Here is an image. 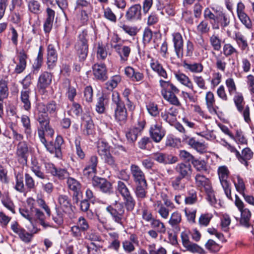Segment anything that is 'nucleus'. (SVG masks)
<instances>
[{"label": "nucleus", "mask_w": 254, "mask_h": 254, "mask_svg": "<svg viewBox=\"0 0 254 254\" xmlns=\"http://www.w3.org/2000/svg\"><path fill=\"white\" fill-rule=\"evenodd\" d=\"M195 179L196 186L201 190H211L212 189L210 181L204 176L197 174Z\"/></svg>", "instance_id": "nucleus-20"}, {"label": "nucleus", "mask_w": 254, "mask_h": 254, "mask_svg": "<svg viewBox=\"0 0 254 254\" xmlns=\"http://www.w3.org/2000/svg\"><path fill=\"white\" fill-rule=\"evenodd\" d=\"M106 210L111 214L115 222L122 224L125 210L124 206L122 204H116L115 208L111 206H108L106 208Z\"/></svg>", "instance_id": "nucleus-6"}, {"label": "nucleus", "mask_w": 254, "mask_h": 254, "mask_svg": "<svg viewBox=\"0 0 254 254\" xmlns=\"http://www.w3.org/2000/svg\"><path fill=\"white\" fill-rule=\"evenodd\" d=\"M176 169L183 178L190 176L191 173V166L190 164H179L176 166Z\"/></svg>", "instance_id": "nucleus-35"}, {"label": "nucleus", "mask_w": 254, "mask_h": 254, "mask_svg": "<svg viewBox=\"0 0 254 254\" xmlns=\"http://www.w3.org/2000/svg\"><path fill=\"white\" fill-rule=\"evenodd\" d=\"M205 248L212 252H217L220 250L219 245L213 240L210 239L205 245Z\"/></svg>", "instance_id": "nucleus-64"}, {"label": "nucleus", "mask_w": 254, "mask_h": 254, "mask_svg": "<svg viewBox=\"0 0 254 254\" xmlns=\"http://www.w3.org/2000/svg\"><path fill=\"white\" fill-rule=\"evenodd\" d=\"M217 18L213 24L212 28L213 29H219L221 27V29L226 31V28L230 23V16L222 10H217Z\"/></svg>", "instance_id": "nucleus-5"}, {"label": "nucleus", "mask_w": 254, "mask_h": 254, "mask_svg": "<svg viewBox=\"0 0 254 254\" xmlns=\"http://www.w3.org/2000/svg\"><path fill=\"white\" fill-rule=\"evenodd\" d=\"M97 148L98 152L101 157L110 153L109 145L103 140H100L98 142Z\"/></svg>", "instance_id": "nucleus-43"}, {"label": "nucleus", "mask_w": 254, "mask_h": 254, "mask_svg": "<svg viewBox=\"0 0 254 254\" xmlns=\"http://www.w3.org/2000/svg\"><path fill=\"white\" fill-rule=\"evenodd\" d=\"M27 4L28 10L33 13L38 14L41 12V4L37 0H25Z\"/></svg>", "instance_id": "nucleus-39"}, {"label": "nucleus", "mask_w": 254, "mask_h": 254, "mask_svg": "<svg viewBox=\"0 0 254 254\" xmlns=\"http://www.w3.org/2000/svg\"><path fill=\"white\" fill-rule=\"evenodd\" d=\"M105 161V162L112 167L114 170H118V165L115 160L111 153H108L106 155L102 157Z\"/></svg>", "instance_id": "nucleus-57"}, {"label": "nucleus", "mask_w": 254, "mask_h": 254, "mask_svg": "<svg viewBox=\"0 0 254 254\" xmlns=\"http://www.w3.org/2000/svg\"><path fill=\"white\" fill-rule=\"evenodd\" d=\"M181 220L182 216L181 214L178 212H175L171 214L169 221V224L173 228H175V229H178V230H179V229H178V225L181 223Z\"/></svg>", "instance_id": "nucleus-41"}, {"label": "nucleus", "mask_w": 254, "mask_h": 254, "mask_svg": "<svg viewBox=\"0 0 254 254\" xmlns=\"http://www.w3.org/2000/svg\"><path fill=\"white\" fill-rule=\"evenodd\" d=\"M233 38L236 41L237 44L241 48L242 50H245L248 47L247 41L245 36L240 32L235 33Z\"/></svg>", "instance_id": "nucleus-42"}, {"label": "nucleus", "mask_w": 254, "mask_h": 254, "mask_svg": "<svg viewBox=\"0 0 254 254\" xmlns=\"http://www.w3.org/2000/svg\"><path fill=\"white\" fill-rule=\"evenodd\" d=\"M212 53L216 60V66L217 68L222 71H224L227 65L226 57L223 56L221 53L217 55L214 52Z\"/></svg>", "instance_id": "nucleus-36"}, {"label": "nucleus", "mask_w": 254, "mask_h": 254, "mask_svg": "<svg viewBox=\"0 0 254 254\" xmlns=\"http://www.w3.org/2000/svg\"><path fill=\"white\" fill-rule=\"evenodd\" d=\"M59 203L63 211L69 214L70 219L74 218V215L72 209V205L68 197L66 195H61L58 198Z\"/></svg>", "instance_id": "nucleus-16"}, {"label": "nucleus", "mask_w": 254, "mask_h": 254, "mask_svg": "<svg viewBox=\"0 0 254 254\" xmlns=\"http://www.w3.org/2000/svg\"><path fill=\"white\" fill-rule=\"evenodd\" d=\"M181 239L183 245L187 251L192 253H198L200 254L203 253L204 251L200 247L190 241L189 236L186 233H182Z\"/></svg>", "instance_id": "nucleus-10"}, {"label": "nucleus", "mask_w": 254, "mask_h": 254, "mask_svg": "<svg viewBox=\"0 0 254 254\" xmlns=\"http://www.w3.org/2000/svg\"><path fill=\"white\" fill-rule=\"evenodd\" d=\"M226 87L228 92L230 95L237 93V87L234 79L232 78H229L225 81Z\"/></svg>", "instance_id": "nucleus-60"}, {"label": "nucleus", "mask_w": 254, "mask_h": 254, "mask_svg": "<svg viewBox=\"0 0 254 254\" xmlns=\"http://www.w3.org/2000/svg\"><path fill=\"white\" fill-rule=\"evenodd\" d=\"M240 212V224L246 228L250 227L251 226L250 220L252 215L251 212L248 208H245Z\"/></svg>", "instance_id": "nucleus-33"}, {"label": "nucleus", "mask_w": 254, "mask_h": 254, "mask_svg": "<svg viewBox=\"0 0 254 254\" xmlns=\"http://www.w3.org/2000/svg\"><path fill=\"white\" fill-rule=\"evenodd\" d=\"M121 78L119 76H114L111 80H109L106 83V88L109 90H113L116 88L118 83L120 82Z\"/></svg>", "instance_id": "nucleus-58"}, {"label": "nucleus", "mask_w": 254, "mask_h": 254, "mask_svg": "<svg viewBox=\"0 0 254 254\" xmlns=\"http://www.w3.org/2000/svg\"><path fill=\"white\" fill-rule=\"evenodd\" d=\"M177 110L173 107L170 108L169 111H165L161 113V118L169 124L172 125L176 120Z\"/></svg>", "instance_id": "nucleus-28"}, {"label": "nucleus", "mask_w": 254, "mask_h": 254, "mask_svg": "<svg viewBox=\"0 0 254 254\" xmlns=\"http://www.w3.org/2000/svg\"><path fill=\"white\" fill-rule=\"evenodd\" d=\"M81 140V137L80 136H76L75 138L74 144L77 155L79 158L83 159L85 157V154L80 146Z\"/></svg>", "instance_id": "nucleus-53"}, {"label": "nucleus", "mask_w": 254, "mask_h": 254, "mask_svg": "<svg viewBox=\"0 0 254 254\" xmlns=\"http://www.w3.org/2000/svg\"><path fill=\"white\" fill-rule=\"evenodd\" d=\"M183 141L199 153H203L206 151L207 145L204 142L196 140L195 138L184 134Z\"/></svg>", "instance_id": "nucleus-7"}, {"label": "nucleus", "mask_w": 254, "mask_h": 254, "mask_svg": "<svg viewBox=\"0 0 254 254\" xmlns=\"http://www.w3.org/2000/svg\"><path fill=\"white\" fill-rule=\"evenodd\" d=\"M140 134L139 130H138L137 128L132 127L126 132V137L128 142H133L136 140Z\"/></svg>", "instance_id": "nucleus-45"}, {"label": "nucleus", "mask_w": 254, "mask_h": 254, "mask_svg": "<svg viewBox=\"0 0 254 254\" xmlns=\"http://www.w3.org/2000/svg\"><path fill=\"white\" fill-rule=\"evenodd\" d=\"M75 9L91 11L92 7L90 2L86 0H76Z\"/></svg>", "instance_id": "nucleus-49"}, {"label": "nucleus", "mask_w": 254, "mask_h": 254, "mask_svg": "<svg viewBox=\"0 0 254 254\" xmlns=\"http://www.w3.org/2000/svg\"><path fill=\"white\" fill-rule=\"evenodd\" d=\"M92 184L95 189H101L102 190H109L111 189V184L106 179L98 177H94Z\"/></svg>", "instance_id": "nucleus-25"}, {"label": "nucleus", "mask_w": 254, "mask_h": 254, "mask_svg": "<svg viewBox=\"0 0 254 254\" xmlns=\"http://www.w3.org/2000/svg\"><path fill=\"white\" fill-rule=\"evenodd\" d=\"M16 155L23 159L25 161L27 160L28 154V147L27 143L25 141H20L17 145Z\"/></svg>", "instance_id": "nucleus-31"}, {"label": "nucleus", "mask_w": 254, "mask_h": 254, "mask_svg": "<svg viewBox=\"0 0 254 254\" xmlns=\"http://www.w3.org/2000/svg\"><path fill=\"white\" fill-rule=\"evenodd\" d=\"M87 33L83 31L78 36V39L75 45V48L77 51L80 61H84L88 54L87 44Z\"/></svg>", "instance_id": "nucleus-2"}, {"label": "nucleus", "mask_w": 254, "mask_h": 254, "mask_svg": "<svg viewBox=\"0 0 254 254\" xmlns=\"http://www.w3.org/2000/svg\"><path fill=\"white\" fill-rule=\"evenodd\" d=\"M178 93H168L167 94H165L164 95H163L162 96L163 97L165 100L167 101L171 104L177 107H179L181 105V104L179 101L178 97L175 95V94Z\"/></svg>", "instance_id": "nucleus-46"}, {"label": "nucleus", "mask_w": 254, "mask_h": 254, "mask_svg": "<svg viewBox=\"0 0 254 254\" xmlns=\"http://www.w3.org/2000/svg\"><path fill=\"white\" fill-rule=\"evenodd\" d=\"M152 157L157 162L165 164H173L177 161V157L160 152L153 153L152 154Z\"/></svg>", "instance_id": "nucleus-15"}, {"label": "nucleus", "mask_w": 254, "mask_h": 254, "mask_svg": "<svg viewBox=\"0 0 254 254\" xmlns=\"http://www.w3.org/2000/svg\"><path fill=\"white\" fill-rule=\"evenodd\" d=\"M104 16L111 22H116L117 17L109 7L104 8Z\"/></svg>", "instance_id": "nucleus-63"}, {"label": "nucleus", "mask_w": 254, "mask_h": 254, "mask_svg": "<svg viewBox=\"0 0 254 254\" xmlns=\"http://www.w3.org/2000/svg\"><path fill=\"white\" fill-rule=\"evenodd\" d=\"M121 195L124 198L125 205L128 211H131L133 209L135 205V201L130 195L129 191H120Z\"/></svg>", "instance_id": "nucleus-34"}, {"label": "nucleus", "mask_w": 254, "mask_h": 254, "mask_svg": "<svg viewBox=\"0 0 254 254\" xmlns=\"http://www.w3.org/2000/svg\"><path fill=\"white\" fill-rule=\"evenodd\" d=\"M27 59V55L23 50L17 53V61H15L14 59L13 60V63L16 64L14 70L15 73L20 74L25 70L26 66Z\"/></svg>", "instance_id": "nucleus-11"}, {"label": "nucleus", "mask_w": 254, "mask_h": 254, "mask_svg": "<svg viewBox=\"0 0 254 254\" xmlns=\"http://www.w3.org/2000/svg\"><path fill=\"white\" fill-rule=\"evenodd\" d=\"M148 251L149 253L148 254L145 250L140 249L139 251V254H167L166 250L164 248L160 247L156 250L154 244L149 246Z\"/></svg>", "instance_id": "nucleus-40"}, {"label": "nucleus", "mask_w": 254, "mask_h": 254, "mask_svg": "<svg viewBox=\"0 0 254 254\" xmlns=\"http://www.w3.org/2000/svg\"><path fill=\"white\" fill-rule=\"evenodd\" d=\"M150 66L152 69L157 72L159 76L164 78H167L168 74L166 70L158 61L152 59L150 62Z\"/></svg>", "instance_id": "nucleus-30"}, {"label": "nucleus", "mask_w": 254, "mask_h": 254, "mask_svg": "<svg viewBox=\"0 0 254 254\" xmlns=\"http://www.w3.org/2000/svg\"><path fill=\"white\" fill-rule=\"evenodd\" d=\"M150 225L159 233L164 234L166 232V229L165 225L159 219H152Z\"/></svg>", "instance_id": "nucleus-44"}, {"label": "nucleus", "mask_w": 254, "mask_h": 254, "mask_svg": "<svg viewBox=\"0 0 254 254\" xmlns=\"http://www.w3.org/2000/svg\"><path fill=\"white\" fill-rule=\"evenodd\" d=\"M116 52L120 57V60L121 63L123 64L128 60V58L131 52V49L129 46L122 45L121 44H116L113 45L111 44Z\"/></svg>", "instance_id": "nucleus-13"}, {"label": "nucleus", "mask_w": 254, "mask_h": 254, "mask_svg": "<svg viewBox=\"0 0 254 254\" xmlns=\"http://www.w3.org/2000/svg\"><path fill=\"white\" fill-rule=\"evenodd\" d=\"M217 174L221 185L224 190H229V185L227 181L230 175V171L226 166H219L217 170Z\"/></svg>", "instance_id": "nucleus-12"}, {"label": "nucleus", "mask_w": 254, "mask_h": 254, "mask_svg": "<svg viewBox=\"0 0 254 254\" xmlns=\"http://www.w3.org/2000/svg\"><path fill=\"white\" fill-rule=\"evenodd\" d=\"M47 150L52 154H55V155L57 157H60L61 155V150H59L57 148L55 143H53L52 142H49V143L46 142L44 144Z\"/></svg>", "instance_id": "nucleus-54"}, {"label": "nucleus", "mask_w": 254, "mask_h": 254, "mask_svg": "<svg viewBox=\"0 0 254 254\" xmlns=\"http://www.w3.org/2000/svg\"><path fill=\"white\" fill-rule=\"evenodd\" d=\"M223 53L225 57H227L237 53V51L231 44L227 43L223 47Z\"/></svg>", "instance_id": "nucleus-59"}, {"label": "nucleus", "mask_w": 254, "mask_h": 254, "mask_svg": "<svg viewBox=\"0 0 254 254\" xmlns=\"http://www.w3.org/2000/svg\"><path fill=\"white\" fill-rule=\"evenodd\" d=\"M125 73L127 76L133 82H142L144 78L143 72L130 66L125 68Z\"/></svg>", "instance_id": "nucleus-14"}, {"label": "nucleus", "mask_w": 254, "mask_h": 254, "mask_svg": "<svg viewBox=\"0 0 254 254\" xmlns=\"http://www.w3.org/2000/svg\"><path fill=\"white\" fill-rule=\"evenodd\" d=\"M205 99L206 105L209 112L212 114H216L219 108L215 105L214 94L211 91L206 92Z\"/></svg>", "instance_id": "nucleus-21"}, {"label": "nucleus", "mask_w": 254, "mask_h": 254, "mask_svg": "<svg viewBox=\"0 0 254 254\" xmlns=\"http://www.w3.org/2000/svg\"><path fill=\"white\" fill-rule=\"evenodd\" d=\"M62 86L67 90L66 94L68 99L70 101H73L74 98L76 95V90L74 87L70 86V80L65 79L62 83Z\"/></svg>", "instance_id": "nucleus-32"}, {"label": "nucleus", "mask_w": 254, "mask_h": 254, "mask_svg": "<svg viewBox=\"0 0 254 254\" xmlns=\"http://www.w3.org/2000/svg\"><path fill=\"white\" fill-rule=\"evenodd\" d=\"M176 79L181 84L193 91V85L190 79L185 73L180 71L175 72Z\"/></svg>", "instance_id": "nucleus-24"}, {"label": "nucleus", "mask_w": 254, "mask_h": 254, "mask_svg": "<svg viewBox=\"0 0 254 254\" xmlns=\"http://www.w3.org/2000/svg\"><path fill=\"white\" fill-rule=\"evenodd\" d=\"M131 174L136 183V190H145L147 188L146 181L144 173L140 168L135 165L130 167Z\"/></svg>", "instance_id": "nucleus-3"}, {"label": "nucleus", "mask_w": 254, "mask_h": 254, "mask_svg": "<svg viewBox=\"0 0 254 254\" xmlns=\"http://www.w3.org/2000/svg\"><path fill=\"white\" fill-rule=\"evenodd\" d=\"M148 113L153 117H156L159 114L158 105L154 102H149L146 105Z\"/></svg>", "instance_id": "nucleus-55"}, {"label": "nucleus", "mask_w": 254, "mask_h": 254, "mask_svg": "<svg viewBox=\"0 0 254 254\" xmlns=\"http://www.w3.org/2000/svg\"><path fill=\"white\" fill-rule=\"evenodd\" d=\"M183 66L187 71L193 73H201L203 70V66L200 63H188L184 61L183 63Z\"/></svg>", "instance_id": "nucleus-27"}, {"label": "nucleus", "mask_w": 254, "mask_h": 254, "mask_svg": "<svg viewBox=\"0 0 254 254\" xmlns=\"http://www.w3.org/2000/svg\"><path fill=\"white\" fill-rule=\"evenodd\" d=\"M21 122L24 127V133L27 138H28L31 136L32 133L30 119L26 115H22L21 117Z\"/></svg>", "instance_id": "nucleus-38"}, {"label": "nucleus", "mask_w": 254, "mask_h": 254, "mask_svg": "<svg viewBox=\"0 0 254 254\" xmlns=\"http://www.w3.org/2000/svg\"><path fill=\"white\" fill-rule=\"evenodd\" d=\"M192 79L198 88L202 90L206 89L205 81L201 76L193 75Z\"/></svg>", "instance_id": "nucleus-62"}, {"label": "nucleus", "mask_w": 254, "mask_h": 254, "mask_svg": "<svg viewBox=\"0 0 254 254\" xmlns=\"http://www.w3.org/2000/svg\"><path fill=\"white\" fill-rule=\"evenodd\" d=\"M112 106L114 109V118L120 125L125 123L127 117V111L124 102L122 101L119 93L114 91L112 95Z\"/></svg>", "instance_id": "nucleus-1"}, {"label": "nucleus", "mask_w": 254, "mask_h": 254, "mask_svg": "<svg viewBox=\"0 0 254 254\" xmlns=\"http://www.w3.org/2000/svg\"><path fill=\"white\" fill-rule=\"evenodd\" d=\"M234 101L238 110L241 112L243 111L244 104V98L242 93L237 92L234 97Z\"/></svg>", "instance_id": "nucleus-48"}, {"label": "nucleus", "mask_w": 254, "mask_h": 254, "mask_svg": "<svg viewBox=\"0 0 254 254\" xmlns=\"http://www.w3.org/2000/svg\"><path fill=\"white\" fill-rule=\"evenodd\" d=\"M43 63V53L42 47H40L38 52L37 57L33 64L34 72H38L41 67Z\"/></svg>", "instance_id": "nucleus-51"}, {"label": "nucleus", "mask_w": 254, "mask_h": 254, "mask_svg": "<svg viewBox=\"0 0 254 254\" xmlns=\"http://www.w3.org/2000/svg\"><path fill=\"white\" fill-rule=\"evenodd\" d=\"M67 184L68 188L71 190H78L81 189L79 182L72 178H68Z\"/></svg>", "instance_id": "nucleus-61"}, {"label": "nucleus", "mask_w": 254, "mask_h": 254, "mask_svg": "<svg viewBox=\"0 0 254 254\" xmlns=\"http://www.w3.org/2000/svg\"><path fill=\"white\" fill-rule=\"evenodd\" d=\"M12 230L17 234L20 239L26 243L29 242L31 240V235L24 229L21 228L17 222H14L11 225Z\"/></svg>", "instance_id": "nucleus-19"}, {"label": "nucleus", "mask_w": 254, "mask_h": 254, "mask_svg": "<svg viewBox=\"0 0 254 254\" xmlns=\"http://www.w3.org/2000/svg\"><path fill=\"white\" fill-rule=\"evenodd\" d=\"M57 51L53 45H49L47 48V65L49 69H52L56 65L57 61Z\"/></svg>", "instance_id": "nucleus-18"}, {"label": "nucleus", "mask_w": 254, "mask_h": 254, "mask_svg": "<svg viewBox=\"0 0 254 254\" xmlns=\"http://www.w3.org/2000/svg\"><path fill=\"white\" fill-rule=\"evenodd\" d=\"M253 156V153L249 148H244L242 150L241 154L238 151L236 152V155L239 161L246 167L248 166V160L251 159Z\"/></svg>", "instance_id": "nucleus-26"}, {"label": "nucleus", "mask_w": 254, "mask_h": 254, "mask_svg": "<svg viewBox=\"0 0 254 254\" xmlns=\"http://www.w3.org/2000/svg\"><path fill=\"white\" fill-rule=\"evenodd\" d=\"M30 168L32 172L38 178L41 179H45L46 178L47 176L41 171V167L36 160L32 161Z\"/></svg>", "instance_id": "nucleus-37"}, {"label": "nucleus", "mask_w": 254, "mask_h": 254, "mask_svg": "<svg viewBox=\"0 0 254 254\" xmlns=\"http://www.w3.org/2000/svg\"><path fill=\"white\" fill-rule=\"evenodd\" d=\"M239 20L248 29L252 28V22L250 17L247 13L237 15Z\"/></svg>", "instance_id": "nucleus-47"}, {"label": "nucleus", "mask_w": 254, "mask_h": 254, "mask_svg": "<svg viewBox=\"0 0 254 254\" xmlns=\"http://www.w3.org/2000/svg\"><path fill=\"white\" fill-rule=\"evenodd\" d=\"M231 220L229 215L227 214H223L221 218V229L224 232H228L229 230V225Z\"/></svg>", "instance_id": "nucleus-52"}, {"label": "nucleus", "mask_w": 254, "mask_h": 254, "mask_svg": "<svg viewBox=\"0 0 254 254\" xmlns=\"http://www.w3.org/2000/svg\"><path fill=\"white\" fill-rule=\"evenodd\" d=\"M53 74L48 71L42 72L39 76L37 82V88L40 92L44 93L46 89L52 83Z\"/></svg>", "instance_id": "nucleus-8"}, {"label": "nucleus", "mask_w": 254, "mask_h": 254, "mask_svg": "<svg viewBox=\"0 0 254 254\" xmlns=\"http://www.w3.org/2000/svg\"><path fill=\"white\" fill-rule=\"evenodd\" d=\"M216 16L217 10H215V12L213 13L208 8H206L204 11V17L205 19L210 21L212 27H213V24L215 22L217 18Z\"/></svg>", "instance_id": "nucleus-56"}, {"label": "nucleus", "mask_w": 254, "mask_h": 254, "mask_svg": "<svg viewBox=\"0 0 254 254\" xmlns=\"http://www.w3.org/2000/svg\"><path fill=\"white\" fill-rule=\"evenodd\" d=\"M94 76L99 80L104 81L107 79V70L104 64H95L93 66Z\"/></svg>", "instance_id": "nucleus-23"}, {"label": "nucleus", "mask_w": 254, "mask_h": 254, "mask_svg": "<svg viewBox=\"0 0 254 254\" xmlns=\"http://www.w3.org/2000/svg\"><path fill=\"white\" fill-rule=\"evenodd\" d=\"M38 115L37 121L41 127L43 125L49 124V117L48 113L45 111V108L43 106V103H39L37 106Z\"/></svg>", "instance_id": "nucleus-22"}, {"label": "nucleus", "mask_w": 254, "mask_h": 254, "mask_svg": "<svg viewBox=\"0 0 254 254\" xmlns=\"http://www.w3.org/2000/svg\"><path fill=\"white\" fill-rule=\"evenodd\" d=\"M166 130L162 127L161 123L155 122L149 128V133L150 138L155 143L160 142L166 135Z\"/></svg>", "instance_id": "nucleus-4"}, {"label": "nucleus", "mask_w": 254, "mask_h": 254, "mask_svg": "<svg viewBox=\"0 0 254 254\" xmlns=\"http://www.w3.org/2000/svg\"><path fill=\"white\" fill-rule=\"evenodd\" d=\"M211 45L215 51H219L221 48V40L217 35H212L209 39Z\"/></svg>", "instance_id": "nucleus-50"}, {"label": "nucleus", "mask_w": 254, "mask_h": 254, "mask_svg": "<svg viewBox=\"0 0 254 254\" xmlns=\"http://www.w3.org/2000/svg\"><path fill=\"white\" fill-rule=\"evenodd\" d=\"M173 46L176 55L178 59H182L184 56V40L179 32L172 34Z\"/></svg>", "instance_id": "nucleus-9"}, {"label": "nucleus", "mask_w": 254, "mask_h": 254, "mask_svg": "<svg viewBox=\"0 0 254 254\" xmlns=\"http://www.w3.org/2000/svg\"><path fill=\"white\" fill-rule=\"evenodd\" d=\"M30 90H22L20 92V100L23 109L28 111L31 109V102L30 100Z\"/></svg>", "instance_id": "nucleus-29"}, {"label": "nucleus", "mask_w": 254, "mask_h": 254, "mask_svg": "<svg viewBox=\"0 0 254 254\" xmlns=\"http://www.w3.org/2000/svg\"><path fill=\"white\" fill-rule=\"evenodd\" d=\"M141 7L139 4L132 5L126 12V19L128 21L140 19L141 16Z\"/></svg>", "instance_id": "nucleus-17"}]
</instances>
